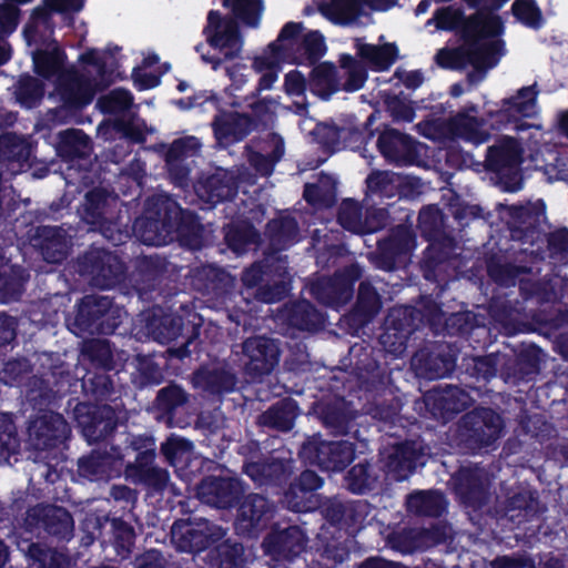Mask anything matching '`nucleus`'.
Listing matches in <instances>:
<instances>
[{"label": "nucleus", "mask_w": 568, "mask_h": 568, "mask_svg": "<svg viewBox=\"0 0 568 568\" xmlns=\"http://www.w3.org/2000/svg\"><path fill=\"white\" fill-rule=\"evenodd\" d=\"M222 6L230 9L234 18L223 17L220 11L211 10L203 30L207 43L223 53V58L207 59L213 70H217L224 61L240 57L244 40L239 21L255 29L260 26L264 11L263 0H222Z\"/></svg>", "instance_id": "f257e3e1"}, {"label": "nucleus", "mask_w": 568, "mask_h": 568, "mask_svg": "<svg viewBox=\"0 0 568 568\" xmlns=\"http://www.w3.org/2000/svg\"><path fill=\"white\" fill-rule=\"evenodd\" d=\"M202 316L192 304H181L175 313H165L162 307H153L145 318V327L154 341L165 344L181 339L179 346L166 349L169 358L183 361L190 357V346L200 337Z\"/></svg>", "instance_id": "f03ea898"}, {"label": "nucleus", "mask_w": 568, "mask_h": 568, "mask_svg": "<svg viewBox=\"0 0 568 568\" xmlns=\"http://www.w3.org/2000/svg\"><path fill=\"white\" fill-rule=\"evenodd\" d=\"M175 200L163 195L162 199L149 201L148 207L132 225L111 223L104 230V237L113 245L125 244L132 236L149 246H162L171 241V215L175 211Z\"/></svg>", "instance_id": "7ed1b4c3"}, {"label": "nucleus", "mask_w": 568, "mask_h": 568, "mask_svg": "<svg viewBox=\"0 0 568 568\" xmlns=\"http://www.w3.org/2000/svg\"><path fill=\"white\" fill-rule=\"evenodd\" d=\"M504 429L501 416L490 407H476L460 419L457 430L459 446L470 454L493 446Z\"/></svg>", "instance_id": "20e7f679"}, {"label": "nucleus", "mask_w": 568, "mask_h": 568, "mask_svg": "<svg viewBox=\"0 0 568 568\" xmlns=\"http://www.w3.org/2000/svg\"><path fill=\"white\" fill-rule=\"evenodd\" d=\"M70 379V372L63 363L43 367L26 384L27 403L40 415L53 412L58 400L69 390Z\"/></svg>", "instance_id": "39448f33"}, {"label": "nucleus", "mask_w": 568, "mask_h": 568, "mask_svg": "<svg viewBox=\"0 0 568 568\" xmlns=\"http://www.w3.org/2000/svg\"><path fill=\"white\" fill-rule=\"evenodd\" d=\"M77 307L73 325L79 333L112 335L122 323L120 310L108 296L84 295Z\"/></svg>", "instance_id": "423d86ee"}, {"label": "nucleus", "mask_w": 568, "mask_h": 568, "mask_svg": "<svg viewBox=\"0 0 568 568\" xmlns=\"http://www.w3.org/2000/svg\"><path fill=\"white\" fill-rule=\"evenodd\" d=\"M362 275L359 264L352 263L337 270L332 276H321L311 282L308 291L320 304L338 311L353 300L355 284Z\"/></svg>", "instance_id": "0eeeda50"}, {"label": "nucleus", "mask_w": 568, "mask_h": 568, "mask_svg": "<svg viewBox=\"0 0 568 568\" xmlns=\"http://www.w3.org/2000/svg\"><path fill=\"white\" fill-rule=\"evenodd\" d=\"M356 445L349 440H324L313 436L303 443L300 457L325 471H343L355 458Z\"/></svg>", "instance_id": "6e6552de"}, {"label": "nucleus", "mask_w": 568, "mask_h": 568, "mask_svg": "<svg viewBox=\"0 0 568 568\" xmlns=\"http://www.w3.org/2000/svg\"><path fill=\"white\" fill-rule=\"evenodd\" d=\"M75 268L81 276L90 277L91 283L102 290L120 284L126 271L125 264L118 255L97 247H91L79 255Z\"/></svg>", "instance_id": "1a4fd4ad"}, {"label": "nucleus", "mask_w": 568, "mask_h": 568, "mask_svg": "<svg viewBox=\"0 0 568 568\" xmlns=\"http://www.w3.org/2000/svg\"><path fill=\"white\" fill-rule=\"evenodd\" d=\"M28 446L33 452V459H48L51 450L59 448L70 433L64 417L55 412L41 414L30 418L28 428Z\"/></svg>", "instance_id": "9d476101"}, {"label": "nucleus", "mask_w": 568, "mask_h": 568, "mask_svg": "<svg viewBox=\"0 0 568 568\" xmlns=\"http://www.w3.org/2000/svg\"><path fill=\"white\" fill-rule=\"evenodd\" d=\"M415 246L416 234L412 226L398 224L377 241L376 250L369 254V260L376 268L392 272L405 263Z\"/></svg>", "instance_id": "9b49d317"}, {"label": "nucleus", "mask_w": 568, "mask_h": 568, "mask_svg": "<svg viewBox=\"0 0 568 568\" xmlns=\"http://www.w3.org/2000/svg\"><path fill=\"white\" fill-rule=\"evenodd\" d=\"M523 161V150L515 138L505 136L498 143L487 149L485 168L497 174L508 192L520 187L519 165Z\"/></svg>", "instance_id": "f8f14e48"}, {"label": "nucleus", "mask_w": 568, "mask_h": 568, "mask_svg": "<svg viewBox=\"0 0 568 568\" xmlns=\"http://www.w3.org/2000/svg\"><path fill=\"white\" fill-rule=\"evenodd\" d=\"M537 95L536 84L523 87L516 95L503 99L498 109L487 110L484 119L496 131L507 129L509 125H514L516 131H521L526 129V124L521 120L531 114Z\"/></svg>", "instance_id": "ddd939ff"}, {"label": "nucleus", "mask_w": 568, "mask_h": 568, "mask_svg": "<svg viewBox=\"0 0 568 568\" xmlns=\"http://www.w3.org/2000/svg\"><path fill=\"white\" fill-rule=\"evenodd\" d=\"M73 417L89 443L106 439L113 435L118 426L116 410L110 404L79 402L74 406Z\"/></svg>", "instance_id": "4468645a"}, {"label": "nucleus", "mask_w": 568, "mask_h": 568, "mask_svg": "<svg viewBox=\"0 0 568 568\" xmlns=\"http://www.w3.org/2000/svg\"><path fill=\"white\" fill-rule=\"evenodd\" d=\"M24 525L29 530H43L58 541H69L74 532L71 513L61 506L49 504H38L28 508Z\"/></svg>", "instance_id": "2eb2a0df"}, {"label": "nucleus", "mask_w": 568, "mask_h": 568, "mask_svg": "<svg viewBox=\"0 0 568 568\" xmlns=\"http://www.w3.org/2000/svg\"><path fill=\"white\" fill-rule=\"evenodd\" d=\"M239 501L234 529L239 536L257 537L267 526L274 515L273 504L263 495L251 493L243 495Z\"/></svg>", "instance_id": "dca6fc26"}, {"label": "nucleus", "mask_w": 568, "mask_h": 568, "mask_svg": "<svg viewBox=\"0 0 568 568\" xmlns=\"http://www.w3.org/2000/svg\"><path fill=\"white\" fill-rule=\"evenodd\" d=\"M324 479L314 470L305 469L292 481L283 493L282 504L293 513H313L321 507V495L317 493Z\"/></svg>", "instance_id": "f3484780"}, {"label": "nucleus", "mask_w": 568, "mask_h": 568, "mask_svg": "<svg viewBox=\"0 0 568 568\" xmlns=\"http://www.w3.org/2000/svg\"><path fill=\"white\" fill-rule=\"evenodd\" d=\"M415 313L414 310L398 306L388 311L383 324V333L378 337L386 353L394 357H400L405 353L409 337L417 331L412 321V315Z\"/></svg>", "instance_id": "a211bd4d"}, {"label": "nucleus", "mask_w": 568, "mask_h": 568, "mask_svg": "<svg viewBox=\"0 0 568 568\" xmlns=\"http://www.w3.org/2000/svg\"><path fill=\"white\" fill-rule=\"evenodd\" d=\"M244 495L243 483L235 477L209 475L196 486L197 498L217 509H231Z\"/></svg>", "instance_id": "6ab92c4d"}, {"label": "nucleus", "mask_w": 568, "mask_h": 568, "mask_svg": "<svg viewBox=\"0 0 568 568\" xmlns=\"http://www.w3.org/2000/svg\"><path fill=\"white\" fill-rule=\"evenodd\" d=\"M470 395L455 385L429 389L424 394V404L429 416L446 424L470 405Z\"/></svg>", "instance_id": "aec40b11"}, {"label": "nucleus", "mask_w": 568, "mask_h": 568, "mask_svg": "<svg viewBox=\"0 0 568 568\" xmlns=\"http://www.w3.org/2000/svg\"><path fill=\"white\" fill-rule=\"evenodd\" d=\"M124 458L122 448L116 445H112L109 452L93 449L79 458L78 474L90 481H108L121 475Z\"/></svg>", "instance_id": "412c9836"}, {"label": "nucleus", "mask_w": 568, "mask_h": 568, "mask_svg": "<svg viewBox=\"0 0 568 568\" xmlns=\"http://www.w3.org/2000/svg\"><path fill=\"white\" fill-rule=\"evenodd\" d=\"M242 352L246 357L245 373L252 379L268 375L278 364L281 355L277 342L265 336L246 338L242 343Z\"/></svg>", "instance_id": "4be33fe9"}, {"label": "nucleus", "mask_w": 568, "mask_h": 568, "mask_svg": "<svg viewBox=\"0 0 568 568\" xmlns=\"http://www.w3.org/2000/svg\"><path fill=\"white\" fill-rule=\"evenodd\" d=\"M376 148L384 160L394 166H410L419 159L417 141L394 128H386L379 132Z\"/></svg>", "instance_id": "5701e85b"}, {"label": "nucleus", "mask_w": 568, "mask_h": 568, "mask_svg": "<svg viewBox=\"0 0 568 568\" xmlns=\"http://www.w3.org/2000/svg\"><path fill=\"white\" fill-rule=\"evenodd\" d=\"M306 537L298 526L273 527L264 537L262 548L275 564L291 562L305 548Z\"/></svg>", "instance_id": "b1692460"}, {"label": "nucleus", "mask_w": 568, "mask_h": 568, "mask_svg": "<svg viewBox=\"0 0 568 568\" xmlns=\"http://www.w3.org/2000/svg\"><path fill=\"white\" fill-rule=\"evenodd\" d=\"M508 227L513 240L529 242L539 232L540 224L546 216V204L542 200L513 204L507 207Z\"/></svg>", "instance_id": "393cba45"}, {"label": "nucleus", "mask_w": 568, "mask_h": 568, "mask_svg": "<svg viewBox=\"0 0 568 568\" xmlns=\"http://www.w3.org/2000/svg\"><path fill=\"white\" fill-rule=\"evenodd\" d=\"M293 468L292 458L268 457L256 462H244L242 470L258 487L282 488L291 479Z\"/></svg>", "instance_id": "a878e982"}, {"label": "nucleus", "mask_w": 568, "mask_h": 568, "mask_svg": "<svg viewBox=\"0 0 568 568\" xmlns=\"http://www.w3.org/2000/svg\"><path fill=\"white\" fill-rule=\"evenodd\" d=\"M37 143L14 132L0 134V164L12 174L30 171Z\"/></svg>", "instance_id": "bb28decb"}, {"label": "nucleus", "mask_w": 568, "mask_h": 568, "mask_svg": "<svg viewBox=\"0 0 568 568\" xmlns=\"http://www.w3.org/2000/svg\"><path fill=\"white\" fill-rule=\"evenodd\" d=\"M454 491L460 503L480 509L488 500V484L478 467H460L452 477Z\"/></svg>", "instance_id": "cd10ccee"}, {"label": "nucleus", "mask_w": 568, "mask_h": 568, "mask_svg": "<svg viewBox=\"0 0 568 568\" xmlns=\"http://www.w3.org/2000/svg\"><path fill=\"white\" fill-rule=\"evenodd\" d=\"M194 191L197 197L212 209L220 203L232 201L237 195L239 185L233 175L219 169L214 173L200 176L194 184Z\"/></svg>", "instance_id": "c85d7f7f"}, {"label": "nucleus", "mask_w": 568, "mask_h": 568, "mask_svg": "<svg viewBox=\"0 0 568 568\" xmlns=\"http://www.w3.org/2000/svg\"><path fill=\"white\" fill-rule=\"evenodd\" d=\"M32 245L47 263L60 264L67 260L72 243L62 226L40 225L31 237Z\"/></svg>", "instance_id": "c756f323"}, {"label": "nucleus", "mask_w": 568, "mask_h": 568, "mask_svg": "<svg viewBox=\"0 0 568 568\" xmlns=\"http://www.w3.org/2000/svg\"><path fill=\"white\" fill-rule=\"evenodd\" d=\"M381 308L382 298L377 290L368 281H363L358 286L356 302L345 315L344 322L349 331L358 333L375 318Z\"/></svg>", "instance_id": "7c9ffc66"}, {"label": "nucleus", "mask_w": 568, "mask_h": 568, "mask_svg": "<svg viewBox=\"0 0 568 568\" xmlns=\"http://www.w3.org/2000/svg\"><path fill=\"white\" fill-rule=\"evenodd\" d=\"M505 30L500 16L484 10L465 16L459 39L465 47L476 44L479 41L494 39L503 34Z\"/></svg>", "instance_id": "2f4dec72"}, {"label": "nucleus", "mask_w": 568, "mask_h": 568, "mask_svg": "<svg viewBox=\"0 0 568 568\" xmlns=\"http://www.w3.org/2000/svg\"><path fill=\"white\" fill-rule=\"evenodd\" d=\"M212 128L219 142L230 144L243 141L251 132L257 130L258 120L247 113L231 111L216 115Z\"/></svg>", "instance_id": "473e14b6"}, {"label": "nucleus", "mask_w": 568, "mask_h": 568, "mask_svg": "<svg viewBox=\"0 0 568 568\" xmlns=\"http://www.w3.org/2000/svg\"><path fill=\"white\" fill-rule=\"evenodd\" d=\"M55 88L68 109L81 110L94 98L91 80L73 70L60 74Z\"/></svg>", "instance_id": "72a5a7b5"}, {"label": "nucleus", "mask_w": 568, "mask_h": 568, "mask_svg": "<svg viewBox=\"0 0 568 568\" xmlns=\"http://www.w3.org/2000/svg\"><path fill=\"white\" fill-rule=\"evenodd\" d=\"M165 460L185 476L194 475L209 459L193 457V444L186 438L171 435L160 447Z\"/></svg>", "instance_id": "f704fd0d"}, {"label": "nucleus", "mask_w": 568, "mask_h": 568, "mask_svg": "<svg viewBox=\"0 0 568 568\" xmlns=\"http://www.w3.org/2000/svg\"><path fill=\"white\" fill-rule=\"evenodd\" d=\"M171 534L176 550L187 554H200L215 545L220 538L206 525L195 526L184 521L174 523Z\"/></svg>", "instance_id": "c9c22d12"}, {"label": "nucleus", "mask_w": 568, "mask_h": 568, "mask_svg": "<svg viewBox=\"0 0 568 568\" xmlns=\"http://www.w3.org/2000/svg\"><path fill=\"white\" fill-rule=\"evenodd\" d=\"M425 240L428 242V245L423 253L420 268L425 280L436 281L439 265L450 260L457 242L453 235L445 231L433 234Z\"/></svg>", "instance_id": "e433bc0d"}, {"label": "nucleus", "mask_w": 568, "mask_h": 568, "mask_svg": "<svg viewBox=\"0 0 568 568\" xmlns=\"http://www.w3.org/2000/svg\"><path fill=\"white\" fill-rule=\"evenodd\" d=\"M174 213H170L171 240L175 236L182 246L192 251L201 250L203 246V225L197 214L191 210L182 209L176 201Z\"/></svg>", "instance_id": "4c0bfd02"}, {"label": "nucleus", "mask_w": 568, "mask_h": 568, "mask_svg": "<svg viewBox=\"0 0 568 568\" xmlns=\"http://www.w3.org/2000/svg\"><path fill=\"white\" fill-rule=\"evenodd\" d=\"M116 372L88 371L81 379V387L84 403L109 404L121 398V390L118 388L114 376Z\"/></svg>", "instance_id": "58836bf2"}, {"label": "nucleus", "mask_w": 568, "mask_h": 568, "mask_svg": "<svg viewBox=\"0 0 568 568\" xmlns=\"http://www.w3.org/2000/svg\"><path fill=\"white\" fill-rule=\"evenodd\" d=\"M417 367L428 379H438L452 374L456 367L457 355L449 345L439 344L416 354Z\"/></svg>", "instance_id": "ea45409f"}, {"label": "nucleus", "mask_w": 568, "mask_h": 568, "mask_svg": "<svg viewBox=\"0 0 568 568\" xmlns=\"http://www.w3.org/2000/svg\"><path fill=\"white\" fill-rule=\"evenodd\" d=\"M187 402L189 394L182 386L175 383L164 386L158 392L154 400L153 407L156 420L169 427L180 426V419L176 415Z\"/></svg>", "instance_id": "a19ab883"}, {"label": "nucleus", "mask_w": 568, "mask_h": 568, "mask_svg": "<svg viewBox=\"0 0 568 568\" xmlns=\"http://www.w3.org/2000/svg\"><path fill=\"white\" fill-rule=\"evenodd\" d=\"M194 384L211 396L222 397L236 389L237 376L231 369L222 367H201L194 372Z\"/></svg>", "instance_id": "79ce46f5"}, {"label": "nucleus", "mask_w": 568, "mask_h": 568, "mask_svg": "<svg viewBox=\"0 0 568 568\" xmlns=\"http://www.w3.org/2000/svg\"><path fill=\"white\" fill-rule=\"evenodd\" d=\"M280 318L301 332H316L324 325L323 314L306 300L286 304L280 312Z\"/></svg>", "instance_id": "37998d69"}, {"label": "nucleus", "mask_w": 568, "mask_h": 568, "mask_svg": "<svg viewBox=\"0 0 568 568\" xmlns=\"http://www.w3.org/2000/svg\"><path fill=\"white\" fill-rule=\"evenodd\" d=\"M192 283L196 290L205 295L223 297L232 292L234 280L225 270L204 265L194 270Z\"/></svg>", "instance_id": "c03bdc74"}, {"label": "nucleus", "mask_w": 568, "mask_h": 568, "mask_svg": "<svg viewBox=\"0 0 568 568\" xmlns=\"http://www.w3.org/2000/svg\"><path fill=\"white\" fill-rule=\"evenodd\" d=\"M486 120L476 115L466 114V112H457L446 122L447 133L456 139L479 145L486 143L490 139L489 132L484 130Z\"/></svg>", "instance_id": "a18cd8bd"}, {"label": "nucleus", "mask_w": 568, "mask_h": 568, "mask_svg": "<svg viewBox=\"0 0 568 568\" xmlns=\"http://www.w3.org/2000/svg\"><path fill=\"white\" fill-rule=\"evenodd\" d=\"M354 48L356 55L375 72L387 71L398 58V47L395 42H387L382 45L364 43L356 38Z\"/></svg>", "instance_id": "49530a36"}, {"label": "nucleus", "mask_w": 568, "mask_h": 568, "mask_svg": "<svg viewBox=\"0 0 568 568\" xmlns=\"http://www.w3.org/2000/svg\"><path fill=\"white\" fill-rule=\"evenodd\" d=\"M55 151L64 162L87 160L92 153V141L81 129H67L59 132Z\"/></svg>", "instance_id": "de8ad7c7"}, {"label": "nucleus", "mask_w": 568, "mask_h": 568, "mask_svg": "<svg viewBox=\"0 0 568 568\" xmlns=\"http://www.w3.org/2000/svg\"><path fill=\"white\" fill-rule=\"evenodd\" d=\"M300 415L297 402L291 397L280 399L272 404L265 412L258 416V424L263 427L278 432H290L295 419Z\"/></svg>", "instance_id": "09e8293b"}, {"label": "nucleus", "mask_w": 568, "mask_h": 568, "mask_svg": "<svg viewBox=\"0 0 568 568\" xmlns=\"http://www.w3.org/2000/svg\"><path fill=\"white\" fill-rule=\"evenodd\" d=\"M168 262L159 255L143 256L136 265L135 283L140 294L156 290L166 273Z\"/></svg>", "instance_id": "8fccbe9b"}, {"label": "nucleus", "mask_w": 568, "mask_h": 568, "mask_svg": "<svg viewBox=\"0 0 568 568\" xmlns=\"http://www.w3.org/2000/svg\"><path fill=\"white\" fill-rule=\"evenodd\" d=\"M298 230L296 219L291 215L270 220L265 226L270 250L282 252L288 248L297 241Z\"/></svg>", "instance_id": "3c124183"}, {"label": "nucleus", "mask_w": 568, "mask_h": 568, "mask_svg": "<svg viewBox=\"0 0 568 568\" xmlns=\"http://www.w3.org/2000/svg\"><path fill=\"white\" fill-rule=\"evenodd\" d=\"M308 90L312 94L328 100L341 90V83L335 64L322 62L313 68L308 79Z\"/></svg>", "instance_id": "603ef678"}, {"label": "nucleus", "mask_w": 568, "mask_h": 568, "mask_svg": "<svg viewBox=\"0 0 568 568\" xmlns=\"http://www.w3.org/2000/svg\"><path fill=\"white\" fill-rule=\"evenodd\" d=\"M366 0H331L320 4L321 13L338 26H351L365 13Z\"/></svg>", "instance_id": "864d4df0"}, {"label": "nucleus", "mask_w": 568, "mask_h": 568, "mask_svg": "<svg viewBox=\"0 0 568 568\" xmlns=\"http://www.w3.org/2000/svg\"><path fill=\"white\" fill-rule=\"evenodd\" d=\"M67 54L62 48L54 45L52 49H38L33 52V71L44 80L59 79L60 74L67 72Z\"/></svg>", "instance_id": "5fc2aeb1"}, {"label": "nucleus", "mask_w": 568, "mask_h": 568, "mask_svg": "<svg viewBox=\"0 0 568 568\" xmlns=\"http://www.w3.org/2000/svg\"><path fill=\"white\" fill-rule=\"evenodd\" d=\"M379 481V468L363 460L355 464L345 476L346 488L356 495H365L374 490Z\"/></svg>", "instance_id": "6e6d98bb"}, {"label": "nucleus", "mask_w": 568, "mask_h": 568, "mask_svg": "<svg viewBox=\"0 0 568 568\" xmlns=\"http://www.w3.org/2000/svg\"><path fill=\"white\" fill-rule=\"evenodd\" d=\"M109 193L105 189L93 187L84 195L83 220L93 226H98L104 235V230L111 223H120V221L108 220L105 217V209L108 205Z\"/></svg>", "instance_id": "4d7b16f0"}, {"label": "nucleus", "mask_w": 568, "mask_h": 568, "mask_svg": "<svg viewBox=\"0 0 568 568\" xmlns=\"http://www.w3.org/2000/svg\"><path fill=\"white\" fill-rule=\"evenodd\" d=\"M326 53V44L323 34L315 30L308 31L297 41L292 50V62L295 64H315Z\"/></svg>", "instance_id": "13d9d810"}, {"label": "nucleus", "mask_w": 568, "mask_h": 568, "mask_svg": "<svg viewBox=\"0 0 568 568\" xmlns=\"http://www.w3.org/2000/svg\"><path fill=\"white\" fill-rule=\"evenodd\" d=\"M505 51V42L500 39L483 40L467 47L469 64L476 70L496 67Z\"/></svg>", "instance_id": "bf43d9fd"}, {"label": "nucleus", "mask_w": 568, "mask_h": 568, "mask_svg": "<svg viewBox=\"0 0 568 568\" xmlns=\"http://www.w3.org/2000/svg\"><path fill=\"white\" fill-rule=\"evenodd\" d=\"M417 453L413 443L404 442L387 456L385 468L396 480L405 479L415 470Z\"/></svg>", "instance_id": "052dcab7"}, {"label": "nucleus", "mask_w": 568, "mask_h": 568, "mask_svg": "<svg viewBox=\"0 0 568 568\" xmlns=\"http://www.w3.org/2000/svg\"><path fill=\"white\" fill-rule=\"evenodd\" d=\"M321 513L332 525L338 528H348L358 521L359 514L356 505L351 501H343L336 497L328 498L323 503L321 499Z\"/></svg>", "instance_id": "680f3d73"}, {"label": "nucleus", "mask_w": 568, "mask_h": 568, "mask_svg": "<svg viewBox=\"0 0 568 568\" xmlns=\"http://www.w3.org/2000/svg\"><path fill=\"white\" fill-rule=\"evenodd\" d=\"M444 329L449 336L469 339L473 333L488 335V328L480 323L479 316L471 311L452 313L444 318Z\"/></svg>", "instance_id": "e2e57ef3"}, {"label": "nucleus", "mask_w": 568, "mask_h": 568, "mask_svg": "<svg viewBox=\"0 0 568 568\" xmlns=\"http://www.w3.org/2000/svg\"><path fill=\"white\" fill-rule=\"evenodd\" d=\"M375 120V114L372 113L362 125L341 126V150L358 151L365 156L366 146L375 135V130L372 129Z\"/></svg>", "instance_id": "0e129e2a"}, {"label": "nucleus", "mask_w": 568, "mask_h": 568, "mask_svg": "<svg viewBox=\"0 0 568 568\" xmlns=\"http://www.w3.org/2000/svg\"><path fill=\"white\" fill-rule=\"evenodd\" d=\"M540 352L536 346L521 351L508 366L507 376L515 383L531 381L540 369Z\"/></svg>", "instance_id": "69168bd1"}, {"label": "nucleus", "mask_w": 568, "mask_h": 568, "mask_svg": "<svg viewBox=\"0 0 568 568\" xmlns=\"http://www.w3.org/2000/svg\"><path fill=\"white\" fill-rule=\"evenodd\" d=\"M45 85L42 80L23 73L14 84L16 101L26 109L37 108L43 100Z\"/></svg>", "instance_id": "338daca9"}, {"label": "nucleus", "mask_w": 568, "mask_h": 568, "mask_svg": "<svg viewBox=\"0 0 568 568\" xmlns=\"http://www.w3.org/2000/svg\"><path fill=\"white\" fill-rule=\"evenodd\" d=\"M210 560L217 568H244V546L225 539L210 550Z\"/></svg>", "instance_id": "774afa93"}]
</instances>
